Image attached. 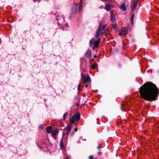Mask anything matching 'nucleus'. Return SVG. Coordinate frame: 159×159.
Here are the masks:
<instances>
[{
	"instance_id": "obj_16",
	"label": "nucleus",
	"mask_w": 159,
	"mask_h": 159,
	"mask_svg": "<svg viewBox=\"0 0 159 159\" xmlns=\"http://www.w3.org/2000/svg\"><path fill=\"white\" fill-rule=\"evenodd\" d=\"M68 116V113H65L63 116V119L65 120L66 119V117Z\"/></svg>"
},
{
	"instance_id": "obj_5",
	"label": "nucleus",
	"mask_w": 159,
	"mask_h": 159,
	"mask_svg": "<svg viewBox=\"0 0 159 159\" xmlns=\"http://www.w3.org/2000/svg\"><path fill=\"white\" fill-rule=\"evenodd\" d=\"M72 125L71 124H70L69 125H67L66 128L65 129V130L66 131L65 132V134H66L67 136L69 134V133L70 132L71 128V127Z\"/></svg>"
},
{
	"instance_id": "obj_26",
	"label": "nucleus",
	"mask_w": 159,
	"mask_h": 159,
	"mask_svg": "<svg viewBox=\"0 0 159 159\" xmlns=\"http://www.w3.org/2000/svg\"><path fill=\"white\" fill-rule=\"evenodd\" d=\"M98 149H100L101 148V147L100 145H98Z\"/></svg>"
},
{
	"instance_id": "obj_1",
	"label": "nucleus",
	"mask_w": 159,
	"mask_h": 159,
	"mask_svg": "<svg viewBox=\"0 0 159 159\" xmlns=\"http://www.w3.org/2000/svg\"><path fill=\"white\" fill-rule=\"evenodd\" d=\"M139 92L142 98L147 101H152L157 99L159 90L155 84L148 82L140 87Z\"/></svg>"
},
{
	"instance_id": "obj_19",
	"label": "nucleus",
	"mask_w": 159,
	"mask_h": 159,
	"mask_svg": "<svg viewBox=\"0 0 159 159\" xmlns=\"http://www.w3.org/2000/svg\"><path fill=\"white\" fill-rule=\"evenodd\" d=\"M131 21L132 22L133 21V19H134V15L133 14H132L131 15Z\"/></svg>"
},
{
	"instance_id": "obj_22",
	"label": "nucleus",
	"mask_w": 159,
	"mask_h": 159,
	"mask_svg": "<svg viewBox=\"0 0 159 159\" xmlns=\"http://www.w3.org/2000/svg\"><path fill=\"white\" fill-rule=\"evenodd\" d=\"M82 8V6H79V11L80 12Z\"/></svg>"
},
{
	"instance_id": "obj_21",
	"label": "nucleus",
	"mask_w": 159,
	"mask_h": 159,
	"mask_svg": "<svg viewBox=\"0 0 159 159\" xmlns=\"http://www.w3.org/2000/svg\"><path fill=\"white\" fill-rule=\"evenodd\" d=\"M82 0H81L80 1V3H79V6H82Z\"/></svg>"
},
{
	"instance_id": "obj_7",
	"label": "nucleus",
	"mask_w": 159,
	"mask_h": 159,
	"mask_svg": "<svg viewBox=\"0 0 159 159\" xmlns=\"http://www.w3.org/2000/svg\"><path fill=\"white\" fill-rule=\"evenodd\" d=\"M128 32V30L124 28L122 29L121 33L119 34L120 35L125 36Z\"/></svg>"
},
{
	"instance_id": "obj_6",
	"label": "nucleus",
	"mask_w": 159,
	"mask_h": 159,
	"mask_svg": "<svg viewBox=\"0 0 159 159\" xmlns=\"http://www.w3.org/2000/svg\"><path fill=\"white\" fill-rule=\"evenodd\" d=\"M92 56L91 51L90 50H88L86 53L85 56L87 59L90 58Z\"/></svg>"
},
{
	"instance_id": "obj_23",
	"label": "nucleus",
	"mask_w": 159,
	"mask_h": 159,
	"mask_svg": "<svg viewBox=\"0 0 159 159\" xmlns=\"http://www.w3.org/2000/svg\"><path fill=\"white\" fill-rule=\"evenodd\" d=\"M78 6V4L77 3L74 4V7H77Z\"/></svg>"
},
{
	"instance_id": "obj_8",
	"label": "nucleus",
	"mask_w": 159,
	"mask_h": 159,
	"mask_svg": "<svg viewBox=\"0 0 159 159\" xmlns=\"http://www.w3.org/2000/svg\"><path fill=\"white\" fill-rule=\"evenodd\" d=\"M59 133V130L57 129H56L52 130V134L53 136L57 135Z\"/></svg>"
},
{
	"instance_id": "obj_24",
	"label": "nucleus",
	"mask_w": 159,
	"mask_h": 159,
	"mask_svg": "<svg viewBox=\"0 0 159 159\" xmlns=\"http://www.w3.org/2000/svg\"><path fill=\"white\" fill-rule=\"evenodd\" d=\"M93 157L92 156H90L89 157V159H93Z\"/></svg>"
},
{
	"instance_id": "obj_18",
	"label": "nucleus",
	"mask_w": 159,
	"mask_h": 159,
	"mask_svg": "<svg viewBox=\"0 0 159 159\" xmlns=\"http://www.w3.org/2000/svg\"><path fill=\"white\" fill-rule=\"evenodd\" d=\"M62 144H63V140H62V139L61 140V141L60 142V143L61 148H62V147H63Z\"/></svg>"
},
{
	"instance_id": "obj_12",
	"label": "nucleus",
	"mask_w": 159,
	"mask_h": 159,
	"mask_svg": "<svg viewBox=\"0 0 159 159\" xmlns=\"http://www.w3.org/2000/svg\"><path fill=\"white\" fill-rule=\"evenodd\" d=\"M137 6V4L135 2H134L130 6V8L132 9H134V8H135Z\"/></svg>"
},
{
	"instance_id": "obj_20",
	"label": "nucleus",
	"mask_w": 159,
	"mask_h": 159,
	"mask_svg": "<svg viewBox=\"0 0 159 159\" xmlns=\"http://www.w3.org/2000/svg\"><path fill=\"white\" fill-rule=\"evenodd\" d=\"M80 84H79L78 87V91H80Z\"/></svg>"
},
{
	"instance_id": "obj_25",
	"label": "nucleus",
	"mask_w": 159,
	"mask_h": 159,
	"mask_svg": "<svg viewBox=\"0 0 159 159\" xmlns=\"http://www.w3.org/2000/svg\"><path fill=\"white\" fill-rule=\"evenodd\" d=\"M75 131H77V130H78V129H77V128H75Z\"/></svg>"
},
{
	"instance_id": "obj_2",
	"label": "nucleus",
	"mask_w": 159,
	"mask_h": 159,
	"mask_svg": "<svg viewBox=\"0 0 159 159\" xmlns=\"http://www.w3.org/2000/svg\"><path fill=\"white\" fill-rule=\"evenodd\" d=\"M104 29L103 28H102L100 24V25L96 32L95 37L93 38L90 41L89 45L90 47L94 46L95 48H97L101 40L100 35H102L104 33H107V32L104 30Z\"/></svg>"
},
{
	"instance_id": "obj_15",
	"label": "nucleus",
	"mask_w": 159,
	"mask_h": 159,
	"mask_svg": "<svg viewBox=\"0 0 159 159\" xmlns=\"http://www.w3.org/2000/svg\"><path fill=\"white\" fill-rule=\"evenodd\" d=\"M98 65V64L97 63H94L92 65V67L93 68H94L96 67Z\"/></svg>"
},
{
	"instance_id": "obj_11",
	"label": "nucleus",
	"mask_w": 159,
	"mask_h": 159,
	"mask_svg": "<svg viewBox=\"0 0 159 159\" xmlns=\"http://www.w3.org/2000/svg\"><path fill=\"white\" fill-rule=\"evenodd\" d=\"M52 129V127L51 126L48 127L46 128V131L48 133H50L51 132V130Z\"/></svg>"
},
{
	"instance_id": "obj_3",
	"label": "nucleus",
	"mask_w": 159,
	"mask_h": 159,
	"mask_svg": "<svg viewBox=\"0 0 159 159\" xmlns=\"http://www.w3.org/2000/svg\"><path fill=\"white\" fill-rule=\"evenodd\" d=\"M81 78L82 80L84 82V84L86 83H89L91 82L90 78L89 75L85 76L83 75L82 74Z\"/></svg>"
},
{
	"instance_id": "obj_4",
	"label": "nucleus",
	"mask_w": 159,
	"mask_h": 159,
	"mask_svg": "<svg viewBox=\"0 0 159 159\" xmlns=\"http://www.w3.org/2000/svg\"><path fill=\"white\" fill-rule=\"evenodd\" d=\"M80 119V115L79 114H75L70 119V121L72 122H74L78 121Z\"/></svg>"
},
{
	"instance_id": "obj_27",
	"label": "nucleus",
	"mask_w": 159,
	"mask_h": 159,
	"mask_svg": "<svg viewBox=\"0 0 159 159\" xmlns=\"http://www.w3.org/2000/svg\"><path fill=\"white\" fill-rule=\"evenodd\" d=\"M85 87L87 88L88 87V85L87 84H85Z\"/></svg>"
},
{
	"instance_id": "obj_9",
	"label": "nucleus",
	"mask_w": 159,
	"mask_h": 159,
	"mask_svg": "<svg viewBox=\"0 0 159 159\" xmlns=\"http://www.w3.org/2000/svg\"><path fill=\"white\" fill-rule=\"evenodd\" d=\"M111 13V20L112 22H114L115 20V17L114 15L113 14L112 11H111L110 12Z\"/></svg>"
},
{
	"instance_id": "obj_17",
	"label": "nucleus",
	"mask_w": 159,
	"mask_h": 159,
	"mask_svg": "<svg viewBox=\"0 0 159 159\" xmlns=\"http://www.w3.org/2000/svg\"><path fill=\"white\" fill-rule=\"evenodd\" d=\"M44 126L43 125H40L39 127V128L40 129H42L44 128Z\"/></svg>"
},
{
	"instance_id": "obj_10",
	"label": "nucleus",
	"mask_w": 159,
	"mask_h": 159,
	"mask_svg": "<svg viewBox=\"0 0 159 159\" xmlns=\"http://www.w3.org/2000/svg\"><path fill=\"white\" fill-rule=\"evenodd\" d=\"M120 8L123 11H125L126 10V7L125 6V4L124 3H123L121 4L120 7Z\"/></svg>"
},
{
	"instance_id": "obj_13",
	"label": "nucleus",
	"mask_w": 159,
	"mask_h": 159,
	"mask_svg": "<svg viewBox=\"0 0 159 159\" xmlns=\"http://www.w3.org/2000/svg\"><path fill=\"white\" fill-rule=\"evenodd\" d=\"M105 9L107 11H109L110 9V6L109 4H107L105 5Z\"/></svg>"
},
{
	"instance_id": "obj_14",
	"label": "nucleus",
	"mask_w": 159,
	"mask_h": 159,
	"mask_svg": "<svg viewBox=\"0 0 159 159\" xmlns=\"http://www.w3.org/2000/svg\"><path fill=\"white\" fill-rule=\"evenodd\" d=\"M113 28L115 30H117L118 29L117 25H113Z\"/></svg>"
}]
</instances>
